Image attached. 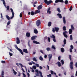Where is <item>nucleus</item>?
<instances>
[{"label": "nucleus", "instance_id": "obj_1", "mask_svg": "<svg viewBox=\"0 0 77 77\" xmlns=\"http://www.w3.org/2000/svg\"><path fill=\"white\" fill-rule=\"evenodd\" d=\"M10 10L11 11V12L12 13V17H9V16L8 15H6L5 16V17L8 20H9L10 21L11 20L10 19H12L14 17V10H13V9H12V8H10Z\"/></svg>", "mask_w": 77, "mask_h": 77}, {"label": "nucleus", "instance_id": "obj_2", "mask_svg": "<svg viewBox=\"0 0 77 77\" xmlns=\"http://www.w3.org/2000/svg\"><path fill=\"white\" fill-rule=\"evenodd\" d=\"M16 47H15V48L17 49V50H18L19 51H20V53L21 54H22V55H24V53H23V51L20 48H18V46H17V45H15Z\"/></svg>", "mask_w": 77, "mask_h": 77}, {"label": "nucleus", "instance_id": "obj_3", "mask_svg": "<svg viewBox=\"0 0 77 77\" xmlns=\"http://www.w3.org/2000/svg\"><path fill=\"white\" fill-rule=\"evenodd\" d=\"M45 3L47 4V5H48L50 4H51V3H53V1L51 0L48 1L47 0H45Z\"/></svg>", "mask_w": 77, "mask_h": 77}, {"label": "nucleus", "instance_id": "obj_4", "mask_svg": "<svg viewBox=\"0 0 77 77\" xmlns=\"http://www.w3.org/2000/svg\"><path fill=\"white\" fill-rule=\"evenodd\" d=\"M73 62H71L70 63V68L71 69H73Z\"/></svg>", "mask_w": 77, "mask_h": 77}, {"label": "nucleus", "instance_id": "obj_5", "mask_svg": "<svg viewBox=\"0 0 77 77\" xmlns=\"http://www.w3.org/2000/svg\"><path fill=\"white\" fill-rule=\"evenodd\" d=\"M51 38H53V41L54 42H56V39H55V36L54 35H53L51 36H50Z\"/></svg>", "mask_w": 77, "mask_h": 77}, {"label": "nucleus", "instance_id": "obj_6", "mask_svg": "<svg viewBox=\"0 0 77 77\" xmlns=\"http://www.w3.org/2000/svg\"><path fill=\"white\" fill-rule=\"evenodd\" d=\"M68 33V32L66 31H65L64 32H63V35L64 37H65V38H68V35H66V34H67Z\"/></svg>", "mask_w": 77, "mask_h": 77}, {"label": "nucleus", "instance_id": "obj_7", "mask_svg": "<svg viewBox=\"0 0 77 77\" xmlns=\"http://www.w3.org/2000/svg\"><path fill=\"white\" fill-rule=\"evenodd\" d=\"M36 72L35 73V74L36 76H39V71L38 69H36L35 70Z\"/></svg>", "mask_w": 77, "mask_h": 77}, {"label": "nucleus", "instance_id": "obj_8", "mask_svg": "<svg viewBox=\"0 0 77 77\" xmlns=\"http://www.w3.org/2000/svg\"><path fill=\"white\" fill-rule=\"evenodd\" d=\"M37 38V36L35 35L34 36H33L31 38V39L32 41H33V40H35L36 39V38Z\"/></svg>", "mask_w": 77, "mask_h": 77}, {"label": "nucleus", "instance_id": "obj_9", "mask_svg": "<svg viewBox=\"0 0 77 77\" xmlns=\"http://www.w3.org/2000/svg\"><path fill=\"white\" fill-rule=\"evenodd\" d=\"M48 57L49 58V61H50V60H51L52 58V54H49L48 55Z\"/></svg>", "mask_w": 77, "mask_h": 77}, {"label": "nucleus", "instance_id": "obj_10", "mask_svg": "<svg viewBox=\"0 0 77 77\" xmlns=\"http://www.w3.org/2000/svg\"><path fill=\"white\" fill-rule=\"evenodd\" d=\"M26 36L28 38H29L30 36V33L27 32L26 33Z\"/></svg>", "mask_w": 77, "mask_h": 77}, {"label": "nucleus", "instance_id": "obj_11", "mask_svg": "<svg viewBox=\"0 0 77 77\" xmlns=\"http://www.w3.org/2000/svg\"><path fill=\"white\" fill-rule=\"evenodd\" d=\"M23 51L26 53H28V51H27V49H23Z\"/></svg>", "mask_w": 77, "mask_h": 77}, {"label": "nucleus", "instance_id": "obj_12", "mask_svg": "<svg viewBox=\"0 0 77 77\" xmlns=\"http://www.w3.org/2000/svg\"><path fill=\"white\" fill-rule=\"evenodd\" d=\"M59 2H63V0H56L55 1V3H58Z\"/></svg>", "mask_w": 77, "mask_h": 77}, {"label": "nucleus", "instance_id": "obj_13", "mask_svg": "<svg viewBox=\"0 0 77 77\" xmlns=\"http://www.w3.org/2000/svg\"><path fill=\"white\" fill-rule=\"evenodd\" d=\"M17 44H19L20 43V39L18 37L17 38Z\"/></svg>", "mask_w": 77, "mask_h": 77}, {"label": "nucleus", "instance_id": "obj_14", "mask_svg": "<svg viewBox=\"0 0 77 77\" xmlns=\"http://www.w3.org/2000/svg\"><path fill=\"white\" fill-rule=\"evenodd\" d=\"M54 29H55V31L57 32L59 31V28L58 27H54Z\"/></svg>", "mask_w": 77, "mask_h": 77}, {"label": "nucleus", "instance_id": "obj_15", "mask_svg": "<svg viewBox=\"0 0 77 77\" xmlns=\"http://www.w3.org/2000/svg\"><path fill=\"white\" fill-rule=\"evenodd\" d=\"M1 2H3V3L4 6H5L6 7V2H5V0H1Z\"/></svg>", "mask_w": 77, "mask_h": 77}, {"label": "nucleus", "instance_id": "obj_16", "mask_svg": "<svg viewBox=\"0 0 77 77\" xmlns=\"http://www.w3.org/2000/svg\"><path fill=\"white\" fill-rule=\"evenodd\" d=\"M33 42L34 44H39V42H38L35 40L33 41Z\"/></svg>", "mask_w": 77, "mask_h": 77}, {"label": "nucleus", "instance_id": "obj_17", "mask_svg": "<svg viewBox=\"0 0 77 77\" xmlns=\"http://www.w3.org/2000/svg\"><path fill=\"white\" fill-rule=\"evenodd\" d=\"M34 33H35V34H37V33H38V30H37V29H34Z\"/></svg>", "mask_w": 77, "mask_h": 77}, {"label": "nucleus", "instance_id": "obj_18", "mask_svg": "<svg viewBox=\"0 0 77 77\" xmlns=\"http://www.w3.org/2000/svg\"><path fill=\"white\" fill-rule=\"evenodd\" d=\"M39 74L40 77H43V75H42V72H41V71H39Z\"/></svg>", "mask_w": 77, "mask_h": 77}, {"label": "nucleus", "instance_id": "obj_19", "mask_svg": "<svg viewBox=\"0 0 77 77\" xmlns=\"http://www.w3.org/2000/svg\"><path fill=\"white\" fill-rule=\"evenodd\" d=\"M50 11V8H49L47 11V13L49 14H51V11Z\"/></svg>", "mask_w": 77, "mask_h": 77}, {"label": "nucleus", "instance_id": "obj_20", "mask_svg": "<svg viewBox=\"0 0 77 77\" xmlns=\"http://www.w3.org/2000/svg\"><path fill=\"white\" fill-rule=\"evenodd\" d=\"M72 30L71 29H70L69 31V34H71V33H72Z\"/></svg>", "mask_w": 77, "mask_h": 77}, {"label": "nucleus", "instance_id": "obj_21", "mask_svg": "<svg viewBox=\"0 0 77 77\" xmlns=\"http://www.w3.org/2000/svg\"><path fill=\"white\" fill-rule=\"evenodd\" d=\"M63 21L64 24L66 23V20H65V17H63Z\"/></svg>", "mask_w": 77, "mask_h": 77}, {"label": "nucleus", "instance_id": "obj_22", "mask_svg": "<svg viewBox=\"0 0 77 77\" xmlns=\"http://www.w3.org/2000/svg\"><path fill=\"white\" fill-rule=\"evenodd\" d=\"M57 15L60 18H62V15H61V14H57Z\"/></svg>", "mask_w": 77, "mask_h": 77}, {"label": "nucleus", "instance_id": "obj_23", "mask_svg": "<svg viewBox=\"0 0 77 77\" xmlns=\"http://www.w3.org/2000/svg\"><path fill=\"white\" fill-rule=\"evenodd\" d=\"M42 8V5H40L39 6V10L41 9Z\"/></svg>", "mask_w": 77, "mask_h": 77}, {"label": "nucleus", "instance_id": "obj_24", "mask_svg": "<svg viewBox=\"0 0 77 77\" xmlns=\"http://www.w3.org/2000/svg\"><path fill=\"white\" fill-rule=\"evenodd\" d=\"M61 52H62V53H63L65 51V50H64V48H61Z\"/></svg>", "mask_w": 77, "mask_h": 77}, {"label": "nucleus", "instance_id": "obj_25", "mask_svg": "<svg viewBox=\"0 0 77 77\" xmlns=\"http://www.w3.org/2000/svg\"><path fill=\"white\" fill-rule=\"evenodd\" d=\"M36 25L37 26H39V20H37L36 21Z\"/></svg>", "mask_w": 77, "mask_h": 77}, {"label": "nucleus", "instance_id": "obj_26", "mask_svg": "<svg viewBox=\"0 0 77 77\" xmlns=\"http://www.w3.org/2000/svg\"><path fill=\"white\" fill-rule=\"evenodd\" d=\"M33 61H35V62H37L38 60H36V59L35 57H33Z\"/></svg>", "mask_w": 77, "mask_h": 77}, {"label": "nucleus", "instance_id": "obj_27", "mask_svg": "<svg viewBox=\"0 0 77 77\" xmlns=\"http://www.w3.org/2000/svg\"><path fill=\"white\" fill-rule=\"evenodd\" d=\"M39 60L41 61H42L43 60V58L42 56H40L39 57Z\"/></svg>", "mask_w": 77, "mask_h": 77}, {"label": "nucleus", "instance_id": "obj_28", "mask_svg": "<svg viewBox=\"0 0 77 77\" xmlns=\"http://www.w3.org/2000/svg\"><path fill=\"white\" fill-rule=\"evenodd\" d=\"M51 22H49L48 24V26H49V27H50V26H51Z\"/></svg>", "mask_w": 77, "mask_h": 77}, {"label": "nucleus", "instance_id": "obj_29", "mask_svg": "<svg viewBox=\"0 0 77 77\" xmlns=\"http://www.w3.org/2000/svg\"><path fill=\"white\" fill-rule=\"evenodd\" d=\"M39 14V11L38 10H36L34 12V14Z\"/></svg>", "mask_w": 77, "mask_h": 77}, {"label": "nucleus", "instance_id": "obj_30", "mask_svg": "<svg viewBox=\"0 0 77 77\" xmlns=\"http://www.w3.org/2000/svg\"><path fill=\"white\" fill-rule=\"evenodd\" d=\"M66 39H64L63 40V43L64 45H65L66 44Z\"/></svg>", "mask_w": 77, "mask_h": 77}, {"label": "nucleus", "instance_id": "obj_31", "mask_svg": "<svg viewBox=\"0 0 77 77\" xmlns=\"http://www.w3.org/2000/svg\"><path fill=\"white\" fill-rule=\"evenodd\" d=\"M70 39L71 41H72V35H70Z\"/></svg>", "mask_w": 77, "mask_h": 77}, {"label": "nucleus", "instance_id": "obj_32", "mask_svg": "<svg viewBox=\"0 0 77 77\" xmlns=\"http://www.w3.org/2000/svg\"><path fill=\"white\" fill-rule=\"evenodd\" d=\"M13 73L14 74V75H16V74H17V72H16L15 71L14 69H13Z\"/></svg>", "mask_w": 77, "mask_h": 77}, {"label": "nucleus", "instance_id": "obj_33", "mask_svg": "<svg viewBox=\"0 0 77 77\" xmlns=\"http://www.w3.org/2000/svg\"><path fill=\"white\" fill-rule=\"evenodd\" d=\"M32 68L34 69H36V66H33Z\"/></svg>", "mask_w": 77, "mask_h": 77}, {"label": "nucleus", "instance_id": "obj_34", "mask_svg": "<svg viewBox=\"0 0 77 77\" xmlns=\"http://www.w3.org/2000/svg\"><path fill=\"white\" fill-rule=\"evenodd\" d=\"M57 63L59 66H61V64L60 62H58Z\"/></svg>", "mask_w": 77, "mask_h": 77}, {"label": "nucleus", "instance_id": "obj_35", "mask_svg": "<svg viewBox=\"0 0 77 77\" xmlns=\"http://www.w3.org/2000/svg\"><path fill=\"white\" fill-rule=\"evenodd\" d=\"M51 48H52V49H54V50L56 49V48L55 47H54V45H53Z\"/></svg>", "mask_w": 77, "mask_h": 77}, {"label": "nucleus", "instance_id": "obj_36", "mask_svg": "<svg viewBox=\"0 0 77 77\" xmlns=\"http://www.w3.org/2000/svg\"><path fill=\"white\" fill-rule=\"evenodd\" d=\"M70 48H71L70 49H74V47L72 45H70Z\"/></svg>", "mask_w": 77, "mask_h": 77}, {"label": "nucleus", "instance_id": "obj_37", "mask_svg": "<svg viewBox=\"0 0 77 77\" xmlns=\"http://www.w3.org/2000/svg\"><path fill=\"white\" fill-rule=\"evenodd\" d=\"M11 24V21H8L7 23V26H9Z\"/></svg>", "mask_w": 77, "mask_h": 77}, {"label": "nucleus", "instance_id": "obj_38", "mask_svg": "<svg viewBox=\"0 0 77 77\" xmlns=\"http://www.w3.org/2000/svg\"><path fill=\"white\" fill-rule=\"evenodd\" d=\"M30 69H32V72H35V70H33V69L31 67H30Z\"/></svg>", "mask_w": 77, "mask_h": 77}, {"label": "nucleus", "instance_id": "obj_39", "mask_svg": "<svg viewBox=\"0 0 77 77\" xmlns=\"http://www.w3.org/2000/svg\"><path fill=\"white\" fill-rule=\"evenodd\" d=\"M61 63L62 65H63L64 64V61L63 60H61Z\"/></svg>", "mask_w": 77, "mask_h": 77}, {"label": "nucleus", "instance_id": "obj_40", "mask_svg": "<svg viewBox=\"0 0 77 77\" xmlns=\"http://www.w3.org/2000/svg\"><path fill=\"white\" fill-rule=\"evenodd\" d=\"M71 29H72V30H74V26H72V25H71Z\"/></svg>", "mask_w": 77, "mask_h": 77}, {"label": "nucleus", "instance_id": "obj_41", "mask_svg": "<svg viewBox=\"0 0 77 77\" xmlns=\"http://www.w3.org/2000/svg\"><path fill=\"white\" fill-rule=\"evenodd\" d=\"M57 11H58V12L60 13V8H58L57 9Z\"/></svg>", "mask_w": 77, "mask_h": 77}, {"label": "nucleus", "instance_id": "obj_42", "mask_svg": "<svg viewBox=\"0 0 77 77\" xmlns=\"http://www.w3.org/2000/svg\"><path fill=\"white\" fill-rule=\"evenodd\" d=\"M68 1L67 0H66L65 2V3L66 5L68 4Z\"/></svg>", "mask_w": 77, "mask_h": 77}, {"label": "nucleus", "instance_id": "obj_43", "mask_svg": "<svg viewBox=\"0 0 77 77\" xmlns=\"http://www.w3.org/2000/svg\"><path fill=\"white\" fill-rule=\"evenodd\" d=\"M1 63H6V62L5 61L2 60L1 61Z\"/></svg>", "mask_w": 77, "mask_h": 77}, {"label": "nucleus", "instance_id": "obj_44", "mask_svg": "<svg viewBox=\"0 0 77 77\" xmlns=\"http://www.w3.org/2000/svg\"><path fill=\"white\" fill-rule=\"evenodd\" d=\"M63 30H66V27L65 26H63Z\"/></svg>", "mask_w": 77, "mask_h": 77}, {"label": "nucleus", "instance_id": "obj_45", "mask_svg": "<svg viewBox=\"0 0 77 77\" xmlns=\"http://www.w3.org/2000/svg\"><path fill=\"white\" fill-rule=\"evenodd\" d=\"M31 15H34V12H33V11H31Z\"/></svg>", "mask_w": 77, "mask_h": 77}, {"label": "nucleus", "instance_id": "obj_46", "mask_svg": "<svg viewBox=\"0 0 77 77\" xmlns=\"http://www.w3.org/2000/svg\"><path fill=\"white\" fill-rule=\"evenodd\" d=\"M50 72L51 74L53 75V74H54V72H53V71L52 70H51Z\"/></svg>", "mask_w": 77, "mask_h": 77}, {"label": "nucleus", "instance_id": "obj_47", "mask_svg": "<svg viewBox=\"0 0 77 77\" xmlns=\"http://www.w3.org/2000/svg\"><path fill=\"white\" fill-rule=\"evenodd\" d=\"M19 65H20V66H21V68H23V67H24V66H23V65L22 64L20 63Z\"/></svg>", "mask_w": 77, "mask_h": 77}, {"label": "nucleus", "instance_id": "obj_48", "mask_svg": "<svg viewBox=\"0 0 77 77\" xmlns=\"http://www.w3.org/2000/svg\"><path fill=\"white\" fill-rule=\"evenodd\" d=\"M72 9V6H71L69 8V11H71Z\"/></svg>", "mask_w": 77, "mask_h": 77}, {"label": "nucleus", "instance_id": "obj_49", "mask_svg": "<svg viewBox=\"0 0 77 77\" xmlns=\"http://www.w3.org/2000/svg\"><path fill=\"white\" fill-rule=\"evenodd\" d=\"M47 76L48 77H51V74H49V75H48Z\"/></svg>", "mask_w": 77, "mask_h": 77}, {"label": "nucleus", "instance_id": "obj_50", "mask_svg": "<svg viewBox=\"0 0 77 77\" xmlns=\"http://www.w3.org/2000/svg\"><path fill=\"white\" fill-rule=\"evenodd\" d=\"M9 55L10 56H13V54L12 53H11V52H9Z\"/></svg>", "mask_w": 77, "mask_h": 77}, {"label": "nucleus", "instance_id": "obj_51", "mask_svg": "<svg viewBox=\"0 0 77 77\" xmlns=\"http://www.w3.org/2000/svg\"><path fill=\"white\" fill-rule=\"evenodd\" d=\"M46 50L47 51H49L50 50V48H46Z\"/></svg>", "mask_w": 77, "mask_h": 77}, {"label": "nucleus", "instance_id": "obj_52", "mask_svg": "<svg viewBox=\"0 0 77 77\" xmlns=\"http://www.w3.org/2000/svg\"><path fill=\"white\" fill-rule=\"evenodd\" d=\"M2 75H4V71H2Z\"/></svg>", "mask_w": 77, "mask_h": 77}, {"label": "nucleus", "instance_id": "obj_53", "mask_svg": "<svg viewBox=\"0 0 77 77\" xmlns=\"http://www.w3.org/2000/svg\"><path fill=\"white\" fill-rule=\"evenodd\" d=\"M7 10H9V6H8L7 7Z\"/></svg>", "mask_w": 77, "mask_h": 77}, {"label": "nucleus", "instance_id": "obj_54", "mask_svg": "<svg viewBox=\"0 0 77 77\" xmlns=\"http://www.w3.org/2000/svg\"><path fill=\"white\" fill-rule=\"evenodd\" d=\"M69 57L70 59V60H71V55H69Z\"/></svg>", "mask_w": 77, "mask_h": 77}, {"label": "nucleus", "instance_id": "obj_55", "mask_svg": "<svg viewBox=\"0 0 77 77\" xmlns=\"http://www.w3.org/2000/svg\"><path fill=\"white\" fill-rule=\"evenodd\" d=\"M28 45L29 47H30V41H29L28 42Z\"/></svg>", "mask_w": 77, "mask_h": 77}, {"label": "nucleus", "instance_id": "obj_56", "mask_svg": "<svg viewBox=\"0 0 77 77\" xmlns=\"http://www.w3.org/2000/svg\"><path fill=\"white\" fill-rule=\"evenodd\" d=\"M20 18H21V17H22V13H20Z\"/></svg>", "mask_w": 77, "mask_h": 77}, {"label": "nucleus", "instance_id": "obj_57", "mask_svg": "<svg viewBox=\"0 0 77 77\" xmlns=\"http://www.w3.org/2000/svg\"><path fill=\"white\" fill-rule=\"evenodd\" d=\"M72 49H69L70 53H72Z\"/></svg>", "mask_w": 77, "mask_h": 77}, {"label": "nucleus", "instance_id": "obj_58", "mask_svg": "<svg viewBox=\"0 0 77 77\" xmlns=\"http://www.w3.org/2000/svg\"><path fill=\"white\" fill-rule=\"evenodd\" d=\"M28 64L29 65H32V63H28Z\"/></svg>", "mask_w": 77, "mask_h": 77}, {"label": "nucleus", "instance_id": "obj_59", "mask_svg": "<svg viewBox=\"0 0 77 77\" xmlns=\"http://www.w3.org/2000/svg\"><path fill=\"white\" fill-rule=\"evenodd\" d=\"M23 77H26V74H25L23 72Z\"/></svg>", "mask_w": 77, "mask_h": 77}, {"label": "nucleus", "instance_id": "obj_60", "mask_svg": "<svg viewBox=\"0 0 77 77\" xmlns=\"http://www.w3.org/2000/svg\"><path fill=\"white\" fill-rule=\"evenodd\" d=\"M52 31L54 33L55 32V30L53 28L52 29Z\"/></svg>", "mask_w": 77, "mask_h": 77}, {"label": "nucleus", "instance_id": "obj_61", "mask_svg": "<svg viewBox=\"0 0 77 77\" xmlns=\"http://www.w3.org/2000/svg\"><path fill=\"white\" fill-rule=\"evenodd\" d=\"M48 42H50V38L49 37H48Z\"/></svg>", "mask_w": 77, "mask_h": 77}, {"label": "nucleus", "instance_id": "obj_62", "mask_svg": "<svg viewBox=\"0 0 77 77\" xmlns=\"http://www.w3.org/2000/svg\"><path fill=\"white\" fill-rule=\"evenodd\" d=\"M35 65H36L37 67H39V64H35Z\"/></svg>", "mask_w": 77, "mask_h": 77}, {"label": "nucleus", "instance_id": "obj_63", "mask_svg": "<svg viewBox=\"0 0 77 77\" xmlns=\"http://www.w3.org/2000/svg\"><path fill=\"white\" fill-rule=\"evenodd\" d=\"M39 69H42V67L41 66H40L39 67Z\"/></svg>", "mask_w": 77, "mask_h": 77}, {"label": "nucleus", "instance_id": "obj_64", "mask_svg": "<svg viewBox=\"0 0 77 77\" xmlns=\"http://www.w3.org/2000/svg\"><path fill=\"white\" fill-rule=\"evenodd\" d=\"M54 74L55 75H56V77H58L57 76V75H56V73L54 72Z\"/></svg>", "mask_w": 77, "mask_h": 77}]
</instances>
